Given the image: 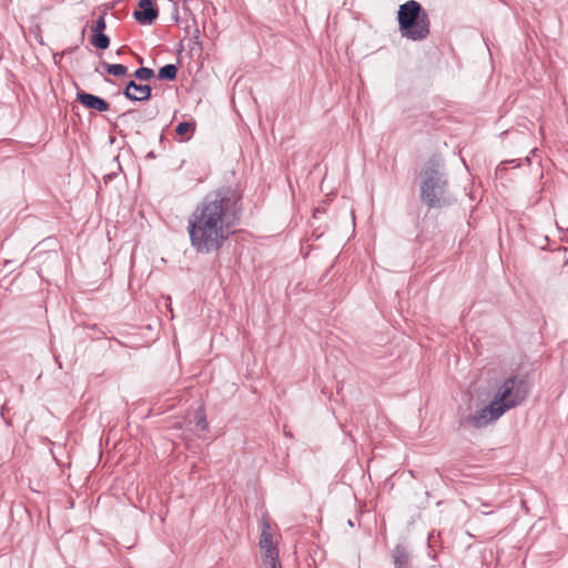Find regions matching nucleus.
Masks as SVG:
<instances>
[{
	"label": "nucleus",
	"mask_w": 568,
	"mask_h": 568,
	"mask_svg": "<svg viewBox=\"0 0 568 568\" xmlns=\"http://www.w3.org/2000/svg\"><path fill=\"white\" fill-rule=\"evenodd\" d=\"M138 62H140V63L143 62V59L140 55H138Z\"/></svg>",
	"instance_id": "nucleus-27"
},
{
	"label": "nucleus",
	"mask_w": 568,
	"mask_h": 568,
	"mask_svg": "<svg viewBox=\"0 0 568 568\" xmlns=\"http://www.w3.org/2000/svg\"><path fill=\"white\" fill-rule=\"evenodd\" d=\"M530 390L529 375L526 373L513 374L498 387L494 402L500 406V412H507L519 406Z\"/></svg>",
	"instance_id": "nucleus-4"
},
{
	"label": "nucleus",
	"mask_w": 568,
	"mask_h": 568,
	"mask_svg": "<svg viewBox=\"0 0 568 568\" xmlns=\"http://www.w3.org/2000/svg\"><path fill=\"white\" fill-rule=\"evenodd\" d=\"M262 531L258 546L263 556V564L266 568H282L278 559V549L273 544L271 525L266 518L261 521Z\"/></svg>",
	"instance_id": "nucleus-5"
},
{
	"label": "nucleus",
	"mask_w": 568,
	"mask_h": 568,
	"mask_svg": "<svg viewBox=\"0 0 568 568\" xmlns=\"http://www.w3.org/2000/svg\"><path fill=\"white\" fill-rule=\"evenodd\" d=\"M513 163H516V166H519L520 164L517 163L516 160H507V161H503L496 169V176L498 178H503L504 176V173L507 171V168H506V164H513Z\"/></svg>",
	"instance_id": "nucleus-19"
},
{
	"label": "nucleus",
	"mask_w": 568,
	"mask_h": 568,
	"mask_svg": "<svg viewBox=\"0 0 568 568\" xmlns=\"http://www.w3.org/2000/svg\"><path fill=\"white\" fill-rule=\"evenodd\" d=\"M397 22L400 36L407 40L424 41L430 33L429 16L416 0H408L399 6Z\"/></svg>",
	"instance_id": "nucleus-3"
},
{
	"label": "nucleus",
	"mask_w": 568,
	"mask_h": 568,
	"mask_svg": "<svg viewBox=\"0 0 568 568\" xmlns=\"http://www.w3.org/2000/svg\"><path fill=\"white\" fill-rule=\"evenodd\" d=\"M90 43L98 50H106L110 47V38L104 32H91Z\"/></svg>",
	"instance_id": "nucleus-13"
},
{
	"label": "nucleus",
	"mask_w": 568,
	"mask_h": 568,
	"mask_svg": "<svg viewBox=\"0 0 568 568\" xmlns=\"http://www.w3.org/2000/svg\"><path fill=\"white\" fill-rule=\"evenodd\" d=\"M131 113H133V111H132V110H130V111H128V112L122 113V114L120 115V118H123V116H125V115H128V114H131Z\"/></svg>",
	"instance_id": "nucleus-25"
},
{
	"label": "nucleus",
	"mask_w": 568,
	"mask_h": 568,
	"mask_svg": "<svg viewBox=\"0 0 568 568\" xmlns=\"http://www.w3.org/2000/svg\"><path fill=\"white\" fill-rule=\"evenodd\" d=\"M348 525L352 526V527L354 526V524H353V521L351 519L348 520Z\"/></svg>",
	"instance_id": "nucleus-29"
},
{
	"label": "nucleus",
	"mask_w": 568,
	"mask_h": 568,
	"mask_svg": "<svg viewBox=\"0 0 568 568\" xmlns=\"http://www.w3.org/2000/svg\"><path fill=\"white\" fill-rule=\"evenodd\" d=\"M75 100L85 109L98 112H106L110 110V103L103 98L78 89Z\"/></svg>",
	"instance_id": "nucleus-9"
},
{
	"label": "nucleus",
	"mask_w": 568,
	"mask_h": 568,
	"mask_svg": "<svg viewBox=\"0 0 568 568\" xmlns=\"http://www.w3.org/2000/svg\"><path fill=\"white\" fill-rule=\"evenodd\" d=\"M243 193L222 185L209 192L187 219L191 247L202 255L220 252L236 232L243 213Z\"/></svg>",
	"instance_id": "nucleus-1"
},
{
	"label": "nucleus",
	"mask_w": 568,
	"mask_h": 568,
	"mask_svg": "<svg viewBox=\"0 0 568 568\" xmlns=\"http://www.w3.org/2000/svg\"><path fill=\"white\" fill-rule=\"evenodd\" d=\"M105 14L106 12L103 11L94 21V23L91 26V32H104L106 29Z\"/></svg>",
	"instance_id": "nucleus-17"
},
{
	"label": "nucleus",
	"mask_w": 568,
	"mask_h": 568,
	"mask_svg": "<svg viewBox=\"0 0 568 568\" xmlns=\"http://www.w3.org/2000/svg\"><path fill=\"white\" fill-rule=\"evenodd\" d=\"M132 77L140 81H150L155 77V73L151 68L140 67L133 72Z\"/></svg>",
	"instance_id": "nucleus-16"
},
{
	"label": "nucleus",
	"mask_w": 568,
	"mask_h": 568,
	"mask_svg": "<svg viewBox=\"0 0 568 568\" xmlns=\"http://www.w3.org/2000/svg\"><path fill=\"white\" fill-rule=\"evenodd\" d=\"M159 140H160V142H163L164 141V135L160 134Z\"/></svg>",
	"instance_id": "nucleus-26"
},
{
	"label": "nucleus",
	"mask_w": 568,
	"mask_h": 568,
	"mask_svg": "<svg viewBox=\"0 0 568 568\" xmlns=\"http://www.w3.org/2000/svg\"><path fill=\"white\" fill-rule=\"evenodd\" d=\"M394 568H413L410 551L407 546L397 544L392 551Z\"/></svg>",
	"instance_id": "nucleus-10"
},
{
	"label": "nucleus",
	"mask_w": 568,
	"mask_h": 568,
	"mask_svg": "<svg viewBox=\"0 0 568 568\" xmlns=\"http://www.w3.org/2000/svg\"><path fill=\"white\" fill-rule=\"evenodd\" d=\"M324 213H325V207L324 206H317L313 211V217L317 219L321 214H324Z\"/></svg>",
	"instance_id": "nucleus-21"
},
{
	"label": "nucleus",
	"mask_w": 568,
	"mask_h": 568,
	"mask_svg": "<svg viewBox=\"0 0 568 568\" xmlns=\"http://www.w3.org/2000/svg\"><path fill=\"white\" fill-rule=\"evenodd\" d=\"M178 67L173 63H169L158 70V78L162 81H174L178 77Z\"/></svg>",
	"instance_id": "nucleus-14"
},
{
	"label": "nucleus",
	"mask_w": 568,
	"mask_h": 568,
	"mask_svg": "<svg viewBox=\"0 0 568 568\" xmlns=\"http://www.w3.org/2000/svg\"><path fill=\"white\" fill-rule=\"evenodd\" d=\"M159 7L154 0H139L133 18L141 26H151L159 18Z\"/></svg>",
	"instance_id": "nucleus-7"
},
{
	"label": "nucleus",
	"mask_w": 568,
	"mask_h": 568,
	"mask_svg": "<svg viewBox=\"0 0 568 568\" xmlns=\"http://www.w3.org/2000/svg\"><path fill=\"white\" fill-rule=\"evenodd\" d=\"M525 161H526L528 164L530 163V159H529L528 156L525 159Z\"/></svg>",
	"instance_id": "nucleus-28"
},
{
	"label": "nucleus",
	"mask_w": 568,
	"mask_h": 568,
	"mask_svg": "<svg viewBox=\"0 0 568 568\" xmlns=\"http://www.w3.org/2000/svg\"><path fill=\"white\" fill-rule=\"evenodd\" d=\"M122 94L132 102H143L152 98V87L150 84L136 83L130 80L125 83Z\"/></svg>",
	"instance_id": "nucleus-8"
},
{
	"label": "nucleus",
	"mask_w": 568,
	"mask_h": 568,
	"mask_svg": "<svg viewBox=\"0 0 568 568\" xmlns=\"http://www.w3.org/2000/svg\"><path fill=\"white\" fill-rule=\"evenodd\" d=\"M85 327H88L89 329H92L93 332L99 333L98 336H95V337L92 336V339H99V338H101V336L105 335V332L103 329H101L97 324L85 325Z\"/></svg>",
	"instance_id": "nucleus-20"
},
{
	"label": "nucleus",
	"mask_w": 568,
	"mask_h": 568,
	"mask_svg": "<svg viewBox=\"0 0 568 568\" xmlns=\"http://www.w3.org/2000/svg\"><path fill=\"white\" fill-rule=\"evenodd\" d=\"M125 49H128V47H125V45H124V47H121V48L118 50V52H116V53H118V54H121V53L123 52V50H125Z\"/></svg>",
	"instance_id": "nucleus-24"
},
{
	"label": "nucleus",
	"mask_w": 568,
	"mask_h": 568,
	"mask_svg": "<svg viewBox=\"0 0 568 568\" xmlns=\"http://www.w3.org/2000/svg\"><path fill=\"white\" fill-rule=\"evenodd\" d=\"M156 158V154L154 153V151H150L148 154H146V159H155Z\"/></svg>",
	"instance_id": "nucleus-23"
},
{
	"label": "nucleus",
	"mask_w": 568,
	"mask_h": 568,
	"mask_svg": "<svg viewBox=\"0 0 568 568\" xmlns=\"http://www.w3.org/2000/svg\"><path fill=\"white\" fill-rule=\"evenodd\" d=\"M497 403L491 400L487 406L476 412L475 414H470L463 418L459 423L460 426H471L474 428H483L487 426L490 422L497 420L505 412H500L498 409Z\"/></svg>",
	"instance_id": "nucleus-6"
},
{
	"label": "nucleus",
	"mask_w": 568,
	"mask_h": 568,
	"mask_svg": "<svg viewBox=\"0 0 568 568\" xmlns=\"http://www.w3.org/2000/svg\"><path fill=\"white\" fill-rule=\"evenodd\" d=\"M114 176H115V173L106 174V175L104 176V182L106 183L108 181L112 180Z\"/></svg>",
	"instance_id": "nucleus-22"
},
{
	"label": "nucleus",
	"mask_w": 568,
	"mask_h": 568,
	"mask_svg": "<svg viewBox=\"0 0 568 568\" xmlns=\"http://www.w3.org/2000/svg\"><path fill=\"white\" fill-rule=\"evenodd\" d=\"M100 67L104 70L105 73L112 77L122 78L128 75V67L121 63L112 64L105 61H101Z\"/></svg>",
	"instance_id": "nucleus-12"
},
{
	"label": "nucleus",
	"mask_w": 568,
	"mask_h": 568,
	"mask_svg": "<svg viewBox=\"0 0 568 568\" xmlns=\"http://www.w3.org/2000/svg\"><path fill=\"white\" fill-rule=\"evenodd\" d=\"M191 41L193 42V47L191 48V51H194L196 49L201 53L203 48H202V42L200 40V30L197 28L194 29Z\"/></svg>",
	"instance_id": "nucleus-18"
},
{
	"label": "nucleus",
	"mask_w": 568,
	"mask_h": 568,
	"mask_svg": "<svg viewBox=\"0 0 568 568\" xmlns=\"http://www.w3.org/2000/svg\"><path fill=\"white\" fill-rule=\"evenodd\" d=\"M418 179L419 200L428 211H440L456 203V197L449 190L444 162L439 155L434 154L424 163Z\"/></svg>",
	"instance_id": "nucleus-2"
},
{
	"label": "nucleus",
	"mask_w": 568,
	"mask_h": 568,
	"mask_svg": "<svg viewBox=\"0 0 568 568\" xmlns=\"http://www.w3.org/2000/svg\"><path fill=\"white\" fill-rule=\"evenodd\" d=\"M196 130V122L194 120L182 121L175 126V133L180 136V141L186 142L192 139Z\"/></svg>",
	"instance_id": "nucleus-11"
},
{
	"label": "nucleus",
	"mask_w": 568,
	"mask_h": 568,
	"mask_svg": "<svg viewBox=\"0 0 568 568\" xmlns=\"http://www.w3.org/2000/svg\"><path fill=\"white\" fill-rule=\"evenodd\" d=\"M193 423L200 430H207L209 429V423L206 419V412L205 406L203 403L199 405V407L195 409Z\"/></svg>",
	"instance_id": "nucleus-15"
}]
</instances>
